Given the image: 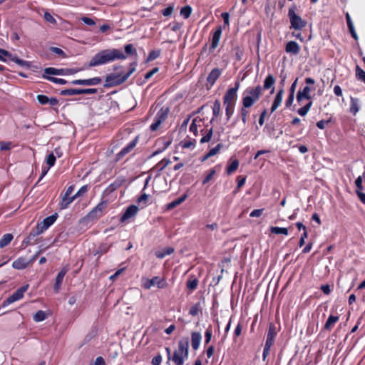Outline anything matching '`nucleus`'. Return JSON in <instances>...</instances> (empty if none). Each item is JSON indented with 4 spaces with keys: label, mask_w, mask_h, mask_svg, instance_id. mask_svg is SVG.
I'll return each instance as SVG.
<instances>
[{
    "label": "nucleus",
    "mask_w": 365,
    "mask_h": 365,
    "mask_svg": "<svg viewBox=\"0 0 365 365\" xmlns=\"http://www.w3.org/2000/svg\"><path fill=\"white\" fill-rule=\"evenodd\" d=\"M127 56L117 48L104 49L93 56L88 63V67H95L113 62L115 60H125Z\"/></svg>",
    "instance_id": "1"
},
{
    "label": "nucleus",
    "mask_w": 365,
    "mask_h": 365,
    "mask_svg": "<svg viewBox=\"0 0 365 365\" xmlns=\"http://www.w3.org/2000/svg\"><path fill=\"white\" fill-rule=\"evenodd\" d=\"M306 86L302 88V91H298V103H300L303 99H307L309 101L302 108L298 109V114L304 116L310 109L312 101H311L312 96L311 91L315 90L314 80L310 77L305 79Z\"/></svg>",
    "instance_id": "2"
},
{
    "label": "nucleus",
    "mask_w": 365,
    "mask_h": 365,
    "mask_svg": "<svg viewBox=\"0 0 365 365\" xmlns=\"http://www.w3.org/2000/svg\"><path fill=\"white\" fill-rule=\"evenodd\" d=\"M137 66V62L130 63L129 71L125 73H110L105 79V87L110 88L119 86L127 81V79L135 72Z\"/></svg>",
    "instance_id": "3"
},
{
    "label": "nucleus",
    "mask_w": 365,
    "mask_h": 365,
    "mask_svg": "<svg viewBox=\"0 0 365 365\" xmlns=\"http://www.w3.org/2000/svg\"><path fill=\"white\" fill-rule=\"evenodd\" d=\"M189 355V338L182 337L178 344V349L174 351L170 360L175 365H183L184 360L188 358Z\"/></svg>",
    "instance_id": "4"
},
{
    "label": "nucleus",
    "mask_w": 365,
    "mask_h": 365,
    "mask_svg": "<svg viewBox=\"0 0 365 365\" xmlns=\"http://www.w3.org/2000/svg\"><path fill=\"white\" fill-rule=\"evenodd\" d=\"M262 96V87L258 85L255 87H247L242 93V103L252 106Z\"/></svg>",
    "instance_id": "5"
},
{
    "label": "nucleus",
    "mask_w": 365,
    "mask_h": 365,
    "mask_svg": "<svg viewBox=\"0 0 365 365\" xmlns=\"http://www.w3.org/2000/svg\"><path fill=\"white\" fill-rule=\"evenodd\" d=\"M169 113V108L162 107L156 113L153 123L150 125V129L152 131H156L160 125L167 119Z\"/></svg>",
    "instance_id": "6"
},
{
    "label": "nucleus",
    "mask_w": 365,
    "mask_h": 365,
    "mask_svg": "<svg viewBox=\"0 0 365 365\" xmlns=\"http://www.w3.org/2000/svg\"><path fill=\"white\" fill-rule=\"evenodd\" d=\"M295 302L289 301L282 307V316L287 323L293 322L297 319V309L294 308Z\"/></svg>",
    "instance_id": "7"
},
{
    "label": "nucleus",
    "mask_w": 365,
    "mask_h": 365,
    "mask_svg": "<svg viewBox=\"0 0 365 365\" xmlns=\"http://www.w3.org/2000/svg\"><path fill=\"white\" fill-rule=\"evenodd\" d=\"M107 206V201H101L95 207L91 210L83 218L84 220L94 221L99 219L103 215V212Z\"/></svg>",
    "instance_id": "8"
},
{
    "label": "nucleus",
    "mask_w": 365,
    "mask_h": 365,
    "mask_svg": "<svg viewBox=\"0 0 365 365\" xmlns=\"http://www.w3.org/2000/svg\"><path fill=\"white\" fill-rule=\"evenodd\" d=\"M74 190V185H70L66 189L64 193H61V200L59 203V207L61 210H64L68 207L71 203L75 200L74 195L71 196Z\"/></svg>",
    "instance_id": "9"
},
{
    "label": "nucleus",
    "mask_w": 365,
    "mask_h": 365,
    "mask_svg": "<svg viewBox=\"0 0 365 365\" xmlns=\"http://www.w3.org/2000/svg\"><path fill=\"white\" fill-rule=\"evenodd\" d=\"M240 88V82L236 81L235 86L230 88L223 97V103L236 104L237 99V91Z\"/></svg>",
    "instance_id": "10"
},
{
    "label": "nucleus",
    "mask_w": 365,
    "mask_h": 365,
    "mask_svg": "<svg viewBox=\"0 0 365 365\" xmlns=\"http://www.w3.org/2000/svg\"><path fill=\"white\" fill-rule=\"evenodd\" d=\"M153 286H157V287L159 289H163L168 286V283L165 278L153 277L150 279H147L146 282L143 284V287L146 289H150Z\"/></svg>",
    "instance_id": "11"
},
{
    "label": "nucleus",
    "mask_w": 365,
    "mask_h": 365,
    "mask_svg": "<svg viewBox=\"0 0 365 365\" xmlns=\"http://www.w3.org/2000/svg\"><path fill=\"white\" fill-rule=\"evenodd\" d=\"M28 288L29 284L24 285L19 288L4 301V304L8 305L22 299Z\"/></svg>",
    "instance_id": "12"
},
{
    "label": "nucleus",
    "mask_w": 365,
    "mask_h": 365,
    "mask_svg": "<svg viewBox=\"0 0 365 365\" xmlns=\"http://www.w3.org/2000/svg\"><path fill=\"white\" fill-rule=\"evenodd\" d=\"M138 143V136H136L126 146H125L119 153L115 155V160L118 162L121 160L125 155L130 153Z\"/></svg>",
    "instance_id": "13"
},
{
    "label": "nucleus",
    "mask_w": 365,
    "mask_h": 365,
    "mask_svg": "<svg viewBox=\"0 0 365 365\" xmlns=\"http://www.w3.org/2000/svg\"><path fill=\"white\" fill-rule=\"evenodd\" d=\"M96 88H68L61 91L62 96H73L80 94H93L97 93Z\"/></svg>",
    "instance_id": "14"
},
{
    "label": "nucleus",
    "mask_w": 365,
    "mask_h": 365,
    "mask_svg": "<svg viewBox=\"0 0 365 365\" xmlns=\"http://www.w3.org/2000/svg\"><path fill=\"white\" fill-rule=\"evenodd\" d=\"M139 211V208L138 206L135 205H129L121 215L120 218V222L121 223L128 222L131 218L135 217Z\"/></svg>",
    "instance_id": "15"
},
{
    "label": "nucleus",
    "mask_w": 365,
    "mask_h": 365,
    "mask_svg": "<svg viewBox=\"0 0 365 365\" xmlns=\"http://www.w3.org/2000/svg\"><path fill=\"white\" fill-rule=\"evenodd\" d=\"M57 217L58 214L54 213L53 215L44 218L43 221L38 222L36 227L40 232L43 233L56 222Z\"/></svg>",
    "instance_id": "16"
},
{
    "label": "nucleus",
    "mask_w": 365,
    "mask_h": 365,
    "mask_svg": "<svg viewBox=\"0 0 365 365\" xmlns=\"http://www.w3.org/2000/svg\"><path fill=\"white\" fill-rule=\"evenodd\" d=\"M170 144H171V140H168L167 138H165V137H162V138H158L155 142V145H158L159 147L156 150H155L152 153L151 157H154V156L161 153L165 150H166L170 146Z\"/></svg>",
    "instance_id": "17"
},
{
    "label": "nucleus",
    "mask_w": 365,
    "mask_h": 365,
    "mask_svg": "<svg viewBox=\"0 0 365 365\" xmlns=\"http://www.w3.org/2000/svg\"><path fill=\"white\" fill-rule=\"evenodd\" d=\"M36 257L37 255H35L31 260H28L24 257H20L13 262L12 267L16 269H24L26 268L27 266L36 258Z\"/></svg>",
    "instance_id": "18"
},
{
    "label": "nucleus",
    "mask_w": 365,
    "mask_h": 365,
    "mask_svg": "<svg viewBox=\"0 0 365 365\" xmlns=\"http://www.w3.org/2000/svg\"><path fill=\"white\" fill-rule=\"evenodd\" d=\"M126 180L125 177L120 176L118 177L113 182L110 183L104 190V192L106 195H109L116 190H118L119 187H120L125 182Z\"/></svg>",
    "instance_id": "19"
},
{
    "label": "nucleus",
    "mask_w": 365,
    "mask_h": 365,
    "mask_svg": "<svg viewBox=\"0 0 365 365\" xmlns=\"http://www.w3.org/2000/svg\"><path fill=\"white\" fill-rule=\"evenodd\" d=\"M102 81L100 77H94L88 79H76L71 82L73 85L93 86L101 83Z\"/></svg>",
    "instance_id": "20"
},
{
    "label": "nucleus",
    "mask_w": 365,
    "mask_h": 365,
    "mask_svg": "<svg viewBox=\"0 0 365 365\" xmlns=\"http://www.w3.org/2000/svg\"><path fill=\"white\" fill-rule=\"evenodd\" d=\"M68 268L66 266V267H63L61 269V271L58 273V274L56 277L55 284L53 286L55 292L57 293L59 292L62 282L63 280V278H64L65 275L66 274V273L68 272Z\"/></svg>",
    "instance_id": "21"
},
{
    "label": "nucleus",
    "mask_w": 365,
    "mask_h": 365,
    "mask_svg": "<svg viewBox=\"0 0 365 365\" xmlns=\"http://www.w3.org/2000/svg\"><path fill=\"white\" fill-rule=\"evenodd\" d=\"M222 36V27L217 26L213 33L212 42L210 46V51H214L219 45V42Z\"/></svg>",
    "instance_id": "22"
},
{
    "label": "nucleus",
    "mask_w": 365,
    "mask_h": 365,
    "mask_svg": "<svg viewBox=\"0 0 365 365\" xmlns=\"http://www.w3.org/2000/svg\"><path fill=\"white\" fill-rule=\"evenodd\" d=\"M77 72V71H74L72 69L67 70L66 73H64L63 69H58L53 67H48L44 69V73L43 75L49 76V75H64V74H68V73H74Z\"/></svg>",
    "instance_id": "23"
},
{
    "label": "nucleus",
    "mask_w": 365,
    "mask_h": 365,
    "mask_svg": "<svg viewBox=\"0 0 365 365\" xmlns=\"http://www.w3.org/2000/svg\"><path fill=\"white\" fill-rule=\"evenodd\" d=\"M221 74V69L218 68H213L209 73L208 76L207 77V83L210 84V86H212L215 83L217 80L220 78Z\"/></svg>",
    "instance_id": "24"
},
{
    "label": "nucleus",
    "mask_w": 365,
    "mask_h": 365,
    "mask_svg": "<svg viewBox=\"0 0 365 365\" xmlns=\"http://www.w3.org/2000/svg\"><path fill=\"white\" fill-rule=\"evenodd\" d=\"M204 125V119L200 117L195 118L190 125V131L195 136L198 135V128H201Z\"/></svg>",
    "instance_id": "25"
},
{
    "label": "nucleus",
    "mask_w": 365,
    "mask_h": 365,
    "mask_svg": "<svg viewBox=\"0 0 365 365\" xmlns=\"http://www.w3.org/2000/svg\"><path fill=\"white\" fill-rule=\"evenodd\" d=\"M191 346L193 350L199 349L202 341V335L198 331H192L191 334Z\"/></svg>",
    "instance_id": "26"
},
{
    "label": "nucleus",
    "mask_w": 365,
    "mask_h": 365,
    "mask_svg": "<svg viewBox=\"0 0 365 365\" xmlns=\"http://www.w3.org/2000/svg\"><path fill=\"white\" fill-rule=\"evenodd\" d=\"M277 335L276 327L274 324L270 323L269 325L268 332L267 334V339L265 344L272 346L274 341V338Z\"/></svg>",
    "instance_id": "27"
},
{
    "label": "nucleus",
    "mask_w": 365,
    "mask_h": 365,
    "mask_svg": "<svg viewBox=\"0 0 365 365\" xmlns=\"http://www.w3.org/2000/svg\"><path fill=\"white\" fill-rule=\"evenodd\" d=\"M275 81V78L272 74H269L264 81L262 90L271 89L270 93H273L274 91Z\"/></svg>",
    "instance_id": "28"
},
{
    "label": "nucleus",
    "mask_w": 365,
    "mask_h": 365,
    "mask_svg": "<svg viewBox=\"0 0 365 365\" xmlns=\"http://www.w3.org/2000/svg\"><path fill=\"white\" fill-rule=\"evenodd\" d=\"M0 52L5 56H8V57H10L11 58V60L16 63V64H18L19 66H28L29 64V62L26 61H24L23 59H20L19 58H18L17 56H11V54L6 51V50H4V49H1L0 48Z\"/></svg>",
    "instance_id": "29"
},
{
    "label": "nucleus",
    "mask_w": 365,
    "mask_h": 365,
    "mask_svg": "<svg viewBox=\"0 0 365 365\" xmlns=\"http://www.w3.org/2000/svg\"><path fill=\"white\" fill-rule=\"evenodd\" d=\"M297 86V78L293 81L290 90H289V95L286 100L285 102V107L289 108L292 104L294 99V91H295V87Z\"/></svg>",
    "instance_id": "30"
},
{
    "label": "nucleus",
    "mask_w": 365,
    "mask_h": 365,
    "mask_svg": "<svg viewBox=\"0 0 365 365\" xmlns=\"http://www.w3.org/2000/svg\"><path fill=\"white\" fill-rule=\"evenodd\" d=\"M284 91L280 89L274 97V101L271 107V112H274L281 104L282 101Z\"/></svg>",
    "instance_id": "31"
},
{
    "label": "nucleus",
    "mask_w": 365,
    "mask_h": 365,
    "mask_svg": "<svg viewBox=\"0 0 365 365\" xmlns=\"http://www.w3.org/2000/svg\"><path fill=\"white\" fill-rule=\"evenodd\" d=\"M170 163H171V161L169 159L163 158L158 162L153 169L156 170L159 175Z\"/></svg>",
    "instance_id": "32"
},
{
    "label": "nucleus",
    "mask_w": 365,
    "mask_h": 365,
    "mask_svg": "<svg viewBox=\"0 0 365 365\" xmlns=\"http://www.w3.org/2000/svg\"><path fill=\"white\" fill-rule=\"evenodd\" d=\"M252 106H248L247 104L242 103V107L240 108V117L242 123L244 124L247 123V118L250 115V110L249 108Z\"/></svg>",
    "instance_id": "33"
},
{
    "label": "nucleus",
    "mask_w": 365,
    "mask_h": 365,
    "mask_svg": "<svg viewBox=\"0 0 365 365\" xmlns=\"http://www.w3.org/2000/svg\"><path fill=\"white\" fill-rule=\"evenodd\" d=\"M201 133H202L203 136L200 140V143H208L209 141H210L212 136L213 135L212 127H211L210 129H202L201 130Z\"/></svg>",
    "instance_id": "34"
},
{
    "label": "nucleus",
    "mask_w": 365,
    "mask_h": 365,
    "mask_svg": "<svg viewBox=\"0 0 365 365\" xmlns=\"http://www.w3.org/2000/svg\"><path fill=\"white\" fill-rule=\"evenodd\" d=\"M198 282V279L195 276L191 275L186 282V287L188 290L192 292L197 289Z\"/></svg>",
    "instance_id": "35"
},
{
    "label": "nucleus",
    "mask_w": 365,
    "mask_h": 365,
    "mask_svg": "<svg viewBox=\"0 0 365 365\" xmlns=\"http://www.w3.org/2000/svg\"><path fill=\"white\" fill-rule=\"evenodd\" d=\"M359 100L356 98L351 97L350 98V108L349 110L354 115H356V113L359 110Z\"/></svg>",
    "instance_id": "36"
},
{
    "label": "nucleus",
    "mask_w": 365,
    "mask_h": 365,
    "mask_svg": "<svg viewBox=\"0 0 365 365\" xmlns=\"http://www.w3.org/2000/svg\"><path fill=\"white\" fill-rule=\"evenodd\" d=\"M196 145V140L191 138H185L180 142V145L185 149H194Z\"/></svg>",
    "instance_id": "37"
},
{
    "label": "nucleus",
    "mask_w": 365,
    "mask_h": 365,
    "mask_svg": "<svg viewBox=\"0 0 365 365\" xmlns=\"http://www.w3.org/2000/svg\"><path fill=\"white\" fill-rule=\"evenodd\" d=\"M339 319V316L330 315L324 324V329L331 330Z\"/></svg>",
    "instance_id": "38"
},
{
    "label": "nucleus",
    "mask_w": 365,
    "mask_h": 365,
    "mask_svg": "<svg viewBox=\"0 0 365 365\" xmlns=\"http://www.w3.org/2000/svg\"><path fill=\"white\" fill-rule=\"evenodd\" d=\"M187 197V194H184L182 195L181 197H180L179 198L173 200V202L168 203L167 205V209L168 210H172L173 208H175V207L180 205V204H182Z\"/></svg>",
    "instance_id": "39"
},
{
    "label": "nucleus",
    "mask_w": 365,
    "mask_h": 365,
    "mask_svg": "<svg viewBox=\"0 0 365 365\" xmlns=\"http://www.w3.org/2000/svg\"><path fill=\"white\" fill-rule=\"evenodd\" d=\"M14 236L11 233L4 234L0 239V248L8 246L12 241Z\"/></svg>",
    "instance_id": "40"
},
{
    "label": "nucleus",
    "mask_w": 365,
    "mask_h": 365,
    "mask_svg": "<svg viewBox=\"0 0 365 365\" xmlns=\"http://www.w3.org/2000/svg\"><path fill=\"white\" fill-rule=\"evenodd\" d=\"M221 110V104L219 100H215L212 106V114L213 117L210 121V123H212L215 118H217L220 115Z\"/></svg>",
    "instance_id": "41"
},
{
    "label": "nucleus",
    "mask_w": 365,
    "mask_h": 365,
    "mask_svg": "<svg viewBox=\"0 0 365 365\" xmlns=\"http://www.w3.org/2000/svg\"><path fill=\"white\" fill-rule=\"evenodd\" d=\"M289 16L291 21V27L297 30V14L295 6H292L289 10Z\"/></svg>",
    "instance_id": "42"
},
{
    "label": "nucleus",
    "mask_w": 365,
    "mask_h": 365,
    "mask_svg": "<svg viewBox=\"0 0 365 365\" xmlns=\"http://www.w3.org/2000/svg\"><path fill=\"white\" fill-rule=\"evenodd\" d=\"M239 167V160L237 159H235L232 161V163L227 165L226 168V173L227 175H231L235 173Z\"/></svg>",
    "instance_id": "43"
},
{
    "label": "nucleus",
    "mask_w": 365,
    "mask_h": 365,
    "mask_svg": "<svg viewBox=\"0 0 365 365\" xmlns=\"http://www.w3.org/2000/svg\"><path fill=\"white\" fill-rule=\"evenodd\" d=\"M222 148V145L221 143H218L215 148H211L207 153L206 155H205V157L203 158V160L212 157V156H214L215 155H216L217 153H218V152L220 150V149Z\"/></svg>",
    "instance_id": "44"
},
{
    "label": "nucleus",
    "mask_w": 365,
    "mask_h": 365,
    "mask_svg": "<svg viewBox=\"0 0 365 365\" xmlns=\"http://www.w3.org/2000/svg\"><path fill=\"white\" fill-rule=\"evenodd\" d=\"M161 54V50L160 49H156L150 51L148 53V56L145 60V62H150L153 61L155 59H157L158 57H160Z\"/></svg>",
    "instance_id": "45"
},
{
    "label": "nucleus",
    "mask_w": 365,
    "mask_h": 365,
    "mask_svg": "<svg viewBox=\"0 0 365 365\" xmlns=\"http://www.w3.org/2000/svg\"><path fill=\"white\" fill-rule=\"evenodd\" d=\"M223 104L225 106V115H226L227 120H229L234 113L235 104H229V103H223Z\"/></svg>",
    "instance_id": "46"
},
{
    "label": "nucleus",
    "mask_w": 365,
    "mask_h": 365,
    "mask_svg": "<svg viewBox=\"0 0 365 365\" xmlns=\"http://www.w3.org/2000/svg\"><path fill=\"white\" fill-rule=\"evenodd\" d=\"M42 78L47 79L49 81L53 82L56 84L64 85V84L67 83V81L63 78H56V77H53V76H46V75H42Z\"/></svg>",
    "instance_id": "47"
},
{
    "label": "nucleus",
    "mask_w": 365,
    "mask_h": 365,
    "mask_svg": "<svg viewBox=\"0 0 365 365\" xmlns=\"http://www.w3.org/2000/svg\"><path fill=\"white\" fill-rule=\"evenodd\" d=\"M232 51L234 53L235 59L237 61H240L242 59V56H243V53H244L243 49L242 48H240V46H236L233 47Z\"/></svg>",
    "instance_id": "48"
},
{
    "label": "nucleus",
    "mask_w": 365,
    "mask_h": 365,
    "mask_svg": "<svg viewBox=\"0 0 365 365\" xmlns=\"http://www.w3.org/2000/svg\"><path fill=\"white\" fill-rule=\"evenodd\" d=\"M124 51H125V54H127L128 56H137V55H138L135 48L131 43L125 45Z\"/></svg>",
    "instance_id": "49"
},
{
    "label": "nucleus",
    "mask_w": 365,
    "mask_h": 365,
    "mask_svg": "<svg viewBox=\"0 0 365 365\" xmlns=\"http://www.w3.org/2000/svg\"><path fill=\"white\" fill-rule=\"evenodd\" d=\"M110 247L108 246L106 244H102L96 250L94 255H98L99 256L103 255L106 253H107L109 250ZM99 257H98V260L99 259Z\"/></svg>",
    "instance_id": "50"
},
{
    "label": "nucleus",
    "mask_w": 365,
    "mask_h": 365,
    "mask_svg": "<svg viewBox=\"0 0 365 365\" xmlns=\"http://www.w3.org/2000/svg\"><path fill=\"white\" fill-rule=\"evenodd\" d=\"M270 231L272 233L276 234V235H280V234H282L284 235H288V229L284 228V227H270Z\"/></svg>",
    "instance_id": "51"
},
{
    "label": "nucleus",
    "mask_w": 365,
    "mask_h": 365,
    "mask_svg": "<svg viewBox=\"0 0 365 365\" xmlns=\"http://www.w3.org/2000/svg\"><path fill=\"white\" fill-rule=\"evenodd\" d=\"M46 318V314L44 311L38 310L33 317V319L36 322H40L45 320Z\"/></svg>",
    "instance_id": "52"
},
{
    "label": "nucleus",
    "mask_w": 365,
    "mask_h": 365,
    "mask_svg": "<svg viewBox=\"0 0 365 365\" xmlns=\"http://www.w3.org/2000/svg\"><path fill=\"white\" fill-rule=\"evenodd\" d=\"M200 312H201V306H200V303L198 302V303L195 304L194 305H192L190 307V309L189 310V314L191 316L195 317V316L198 315V314Z\"/></svg>",
    "instance_id": "53"
},
{
    "label": "nucleus",
    "mask_w": 365,
    "mask_h": 365,
    "mask_svg": "<svg viewBox=\"0 0 365 365\" xmlns=\"http://www.w3.org/2000/svg\"><path fill=\"white\" fill-rule=\"evenodd\" d=\"M356 78L365 83V71L358 65L356 66Z\"/></svg>",
    "instance_id": "54"
},
{
    "label": "nucleus",
    "mask_w": 365,
    "mask_h": 365,
    "mask_svg": "<svg viewBox=\"0 0 365 365\" xmlns=\"http://www.w3.org/2000/svg\"><path fill=\"white\" fill-rule=\"evenodd\" d=\"M284 143H287L289 148H295L297 146V139L288 135H286L284 138Z\"/></svg>",
    "instance_id": "55"
},
{
    "label": "nucleus",
    "mask_w": 365,
    "mask_h": 365,
    "mask_svg": "<svg viewBox=\"0 0 365 365\" xmlns=\"http://www.w3.org/2000/svg\"><path fill=\"white\" fill-rule=\"evenodd\" d=\"M285 51L287 53H297V42L289 41L287 43Z\"/></svg>",
    "instance_id": "56"
},
{
    "label": "nucleus",
    "mask_w": 365,
    "mask_h": 365,
    "mask_svg": "<svg viewBox=\"0 0 365 365\" xmlns=\"http://www.w3.org/2000/svg\"><path fill=\"white\" fill-rule=\"evenodd\" d=\"M149 195L146 193H143L138 199L137 202L138 205H143V207H145L148 205V201Z\"/></svg>",
    "instance_id": "57"
},
{
    "label": "nucleus",
    "mask_w": 365,
    "mask_h": 365,
    "mask_svg": "<svg viewBox=\"0 0 365 365\" xmlns=\"http://www.w3.org/2000/svg\"><path fill=\"white\" fill-rule=\"evenodd\" d=\"M215 173L216 171L215 168H212L210 170H208L207 174L202 180V185L208 183L213 178V176L215 174Z\"/></svg>",
    "instance_id": "58"
},
{
    "label": "nucleus",
    "mask_w": 365,
    "mask_h": 365,
    "mask_svg": "<svg viewBox=\"0 0 365 365\" xmlns=\"http://www.w3.org/2000/svg\"><path fill=\"white\" fill-rule=\"evenodd\" d=\"M41 234V232H40L39 230H38L37 228L36 227V229L32 230L31 232H30V233L27 236V237H29V240L32 241V242H34V244H35L37 240H36L37 236Z\"/></svg>",
    "instance_id": "59"
},
{
    "label": "nucleus",
    "mask_w": 365,
    "mask_h": 365,
    "mask_svg": "<svg viewBox=\"0 0 365 365\" xmlns=\"http://www.w3.org/2000/svg\"><path fill=\"white\" fill-rule=\"evenodd\" d=\"M192 12V9L190 6H185L180 10V14L185 18L187 19L190 17Z\"/></svg>",
    "instance_id": "60"
},
{
    "label": "nucleus",
    "mask_w": 365,
    "mask_h": 365,
    "mask_svg": "<svg viewBox=\"0 0 365 365\" xmlns=\"http://www.w3.org/2000/svg\"><path fill=\"white\" fill-rule=\"evenodd\" d=\"M13 147L12 143L10 141H0V150L6 151L9 150Z\"/></svg>",
    "instance_id": "61"
},
{
    "label": "nucleus",
    "mask_w": 365,
    "mask_h": 365,
    "mask_svg": "<svg viewBox=\"0 0 365 365\" xmlns=\"http://www.w3.org/2000/svg\"><path fill=\"white\" fill-rule=\"evenodd\" d=\"M212 336V329H211V327H209L205 332V344H208L210 342Z\"/></svg>",
    "instance_id": "62"
},
{
    "label": "nucleus",
    "mask_w": 365,
    "mask_h": 365,
    "mask_svg": "<svg viewBox=\"0 0 365 365\" xmlns=\"http://www.w3.org/2000/svg\"><path fill=\"white\" fill-rule=\"evenodd\" d=\"M36 99L41 105H46L48 103L49 98L46 95L39 94L37 95Z\"/></svg>",
    "instance_id": "63"
},
{
    "label": "nucleus",
    "mask_w": 365,
    "mask_h": 365,
    "mask_svg": "<svg viewBox=\"0 0 365 365\" xmlns=\"http://www.w3.org/2000/svg\"><path fill=\"white\" fill-rule=\"evenodd\" d=\"M89 189V187L88 185H85L83 186H82L78 190V192L74 195V197H75V200L78 197H79L80 196H82L83 194H85L86 192H88Z\"/></svg>",
    "instance_id": "64"
}]
</instances>
